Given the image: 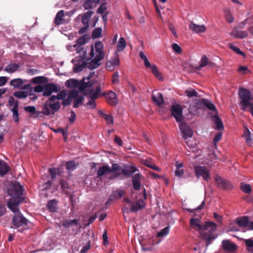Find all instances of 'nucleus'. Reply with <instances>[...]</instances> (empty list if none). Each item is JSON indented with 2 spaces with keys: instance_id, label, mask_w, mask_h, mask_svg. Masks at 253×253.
<instances>
[{
  "instance_id": "f257e3e1",
  "label": "nucleus",
  "mask_w": 253,
  "mask_h": 253,
  "mask_svg": "<svg viewBox=\"0 0 253 253\" xmlns=\"http://www.w3.org/2000/svg\"><path fill=\"white\" fill-rule=\"evenodd\" d=\"M23 192V187L19 183L12 184L8 189V194L12 197L7 203V207L14 212L19 211L17 208L24 200V198L21 197Z\"/></svg>"
},
{
  "instance_id": "f03ea898",
  "label": "nucleus",
  "mask_w": 253,
  "mask_h": 253,
  "mask_svg": "<svg viewBox=\"0 0 253 253\" xmlns=\"http://www.w3.org/2000/svg\"><path fill=\"white\" fill-rule=\"evenodd\" d=\"M121 166L117 163H113L112 167L106 164L100 167L97 171V177L101 179L103 176L106 177L109 180H113L118 178L121 175V173L119 172Z\"/></svg>"
},
{
  "instance_id": "7ed1b4c3",
  "label": "nucleus",
  "mask_w": 253,
  "mask_h": 253,
  "mask_svg": "<svg viewBox=\"0 0 253 253\" xmlns=\"http://www.w3.org/2000/svg\"><path fill=\"white\" fill-rule=\"evenodd\" d=\"M206 108L210 110L216 111L215 105L209 99L202 98L193 100L189 106V113L193 115H198Z\"/></svg>"
},
{
  "instance_id": "20e7f679",
  "label": "nucleus",
  "mask_w": 253,
  "mask_h": 253,
  "mask_svg": "<svg viewBox=\"0 0 253 253\" xmlns=\"http://www.w3.org/2000/svg\"><path fill=\"white\" fill-rule=\"evenodd\" d=\"M216 224L211 221H206L203 224V227L201 232L202 238L206 241V246H209L212 241L216 238L213 235L214 232L216 230Z\"/></svg>"
},
{
  "instance_id": "39448f33",
  "label": "nucleus",
  "mask_w": 253,
  "mask_h": 253,
  "mask_svg": "<svg viewBox=\"0 0 253 253\" xmlns=\"http://www.w3.org/2000/svg\"><path fill=\"white\" fill-rule=\"evenodd\" d=\"M239 95L240 98L241 109L243 111H246L248 107L249 108L253 105L251 101V92L248 89L241 88L239 91Z\"/></svg>"
},
{
  "instance_id": "423d86ee",
  "label": "nucleus",
  "mask_w": 253,
  "mask_h": 253,
  "mask_svg": "<svg viewBox=\"0 0 253 253\" xmlns=\"http://www.w3.org/2000/svg\"><path fill=\"white\" fill-rule=\"evenodd\" d=\"M61 107L59 101L55 102H45L43 106V113L46 116L54 115L56 112L58 111Z\"/></svg>"
},
{
  "instance_id": "0eeeda50",
  "label": "nucleus",
  "mask_w": 253,
  "mask_h": 253,
  "mask_svg": "<svg viewBox=\"0 0 253 253\" xmlns=\"http://www.w3.org/2000/svg\"><path fill=\"white\" fill-rule=\"evenodd\" d=\"M194 170L198 178L201 177L206 181H209L211 178L210 170L205 166L196 165L194 167Z\"/></svg>"
},
{
  "instance_id": "6e6552de",
  "label": "nucleus",
  "mask_w": 253,
  "mask_h": 253,
  "mask_svg": "<svg viewBox=\"0 0 253 253\" xmlns=\"http://www.w3.org/2000/svg\"><path fill=\"white\" fill-rule=\"evenodd\" d=\"M215 182L217 187L223 190H231L233 188L231 182L221 177L216 175L215 177Z\"/></svg>"
},
{
  "instance_id": "1a4fd4ad",
  "label": "nucleus",
  "mask_w": 253,
  "mask_h": 253,
  "mask_svg": "<svg viewBox=\"0 0 253 253\" xmlns=\"http://www.w3.org/2000/svg\"><path fill=\"white\" fill-rule=\"evenodd\" d=\"M69 96L70 98L74 99L73 107L74 108H78L79 106L82 105L84 97L83 95H79L77 90L71 91L69 93Z\"/></svg>"
},
{
  "instance_id": "9d476101",
  "label": "nucleus",
  "mask_w": 253,
  "mask_h": 253,
  "mask_svg": "<svg viewBox=\"0 0 253 253\" xmlns=\"http://www.w3.org/2000/svg\"><path fill=\"white\" fill-rule=\"evenodd\" d=\"M27 222V219L19 212L18 213H15L12 218L13 224L14 226L17 227L26 225Z\"/></svg>"
},
{
  "instance_id": "9b49d317",
  "label": "nucleus",
  "mask_w": 253,
  "mask_h": 253,
  "mask_svg": "<svg viewBox=\"0 0 253 253\" xmlns=\"http://www.w3.org/2000/svg\"><path fill=\"white\" fill-rule=\"evenodd\" d=\"M171 112L176 122L180 123L183 121L182 108L179 104L172 105L171 106Z\"/></svg>"
},
{
  "instance_id": "f8f14e48",
  "label": "nucleus",
  "mask_w": 253,
  "mask_h": 253,
  "mask_svg": "<svg viewBox=\"0 0 253 253\" xmlns=\"http://www.w3.org/2000/svg\"><path fill=\"white\" fill-rule=\"evenodd\" d=\"M130 207L129 211L128 209H123V211L124 212H126L128 213V212H136L138 211L143 209L145 206V204L143 200H138L136 202H132L130 205H129Z\"/></svg>"
},
{
  "instance_id": "ddd939ff",
  "label": "nucleus",
  "mask_w": 253,
  "mask_h": 253,
  "mask_svg": "<svg viewBox=\"0 0 253 253\" xmlns=\"http://www.w3.org/2000/svg\"><path fill=\"white\" fill-rule=\"evenodd\" d=\"M138 171V169L134 166L129 165L128 164H125L123 168L121 167L120 169L119 170V172L123 174L124 176L129 177L133 173Z\"/></svg>"
},
{
  "instance_id": "4468645a",
  "label": "nucleus",
  "mask_w": 253,
  "mask_h": 253,
  "mask_svg": "<svg viewBox=\"0 0 253 253\" xmlns=\"http://www.w3.org/2000/svg\"><path fill=\"white\" fill-rule=\"evenodd\" d=\"M59 90L56 84L53 83H48L44 85L43 96H49L52 92H58Z\"/></svg>"
},
{
  "instance_id": "2eb2a0df",
  "label": "nucleus",
  "mask_w": 253,
  "mask_h": 253,
  "mask_svg": "<svg viewBox=\"0 0 253 253\" xmlns=\"http://www.w3.org/2000/svg\"><path fill=\"white\" fill-rule=\"evenodd\" d=\"M222 248L226 252L232 253L237 249L236 244L232 243L229 240H224L222 242Z\"/></svg>"
},
{
  "instance_id": "dca6fc26",
  "label": "nucleus",
  "mask_w": 253,
  "mask_h": 253,
  "mask_svg": "<svg viewBox=\"0 0 253 253\" xmlns=\"http://www.w3.org/2000/svg\"><path fill=\"white\" fill-rule=\"evenodd\" d=\"M179 129L183 134V137L187 139L188 137H192L193 132L189 126L185 124H181L179 126Z\"/></svg>"
},
{
  "instance_id": "f3484780",
  "label": "nucleus",
  "mask_w": 253,
  "mask_h": 253,
  "mask_svg": "<svg viewBox=\"0 0 253 253\" xmlns=\"http://www.w3.org/2000/svg\"><path fill=\"white\" fill-rule=\"evenodd\" d=\"M106 99L108 100V103L112 106H115L118 103L116 94L113 91H110L108 93L104 94Z\"/></svg>"
},
{
  "instance_id": "a211bd4d",
  "label": "nucleus",
  "mask_w": 253,
  "mask_h": 253,
  "mask_svg": "<svg viewBox=\"0 0 253 253\" xmlns=\"http://www.w3.org/2000/svg\"><path fill=\"white\" fill-rule=\"evenodd\" d=\"M189 28L192 32L196 33H204L207 29L205 25H197L194 23L193 22H191L189 26Z\"/></svg>"
},
{
  "instance_id": "6ab92c4d",
  "label": "nucleus",
  "mask_w": 253,
  "mask_h": 253,
  "mask_svg": "<svg viewBox=\"0 0 253 253\" xmlns=\"http://www.w3.org/2000/svg\"><path fill=\"white\" fill-rule=\"evenodd\" d=\"M26 82L25 80L21 78L14 79L10 81L9 84L15 88L20 89L21 86Z\"/></svg>"
},
{
  "instance_id": "aec40b11",
  "label": "nucleus",
  "mask_w": 253,
  "mask_h": 253,
  "mask_svg": "<svg viewBox=\"0 0 253 253\" xmlns=\"http://www.w3.org/2000/svg\"><path fill=\"white\" fill-rule=\"evenodd\" d=\"M132 182L134 189L137 191L140 190L141 187L140 174L136 173L134 174L132 177Z\"/></svg>"
},
{
  "instance_id": "412c9836",
  "label": "nucleus",
  "mask_w": 253,
  "mask_h": 253,
  "mask_svg": "<svg viewBox=\"0 0 253 253\" xmlns=\"http://www.w3.org/2000/svg\"><path fill=\"white\" fill-rule=\"evenodd\" d=\"M175 167L176 169L174 171L175 175L178 177H182L184 173V170L182 168L183 164L181 163H179L178 162H176Z\"/></svg>"
},
{
  "instance_id": "4be33fe9",
  "label": "nucleus",
  "mask_w": 253,
  "mask_h": 253,
  "mask_svg": "<svg viewBox=\"0 0 253 253\" xmlns=\"http://www.w3.org/2000/svg\"><path fill=\"white\" fill-rule=\"evenodd\" d=\"M18 107L19 102L18 101H16L15 104L14 105V107L11 109L12 112V119L15 123H18L19 121Z\"/></svg>"
},
{
  "instance_id": "5701e85b",
  "label": "nucleus",
  "mask_w": 253,
  "mask_h": 253,
  "mask_svg": "<svg viewBox=\"0 0 253 253\" xmlns=\"http://www.w3.org/2000/svg\"><path fill=\"white\" fill-rule=\"evenodd\" d=\"M152 99L158 106H161L164 104V100L161 93H158L156 95L152 94Z\"/></svg>"
},
{
  "instance_id": "b1692460",
  "label": "nucleus",
  "mask_w": 253,
  "mask_h": 253,
  "mask_svg": "<svg viewBox=\"0 0 253 253\" xmlns=\"http://www.w3.org/2000/svg\"><path fill=\"white\" fill-rule=\"evenodd\" d=\"M212 121L215 124V128L217 130H223L224 126L221 120L217 115H214L212 117Z\"/></svg>"
},
{
  "instance_id": "393cba45",
  "label": "nucleus",
  "mask_w": 253,
  "mask_h": 253,
  "mask_svg": "<svg viewBox=\"0 0 253 253\" xmlns=\"http://www.w3.org/2000/svg\"><path fill=\"white\" fill-rule=\"evenodd\" d=\"M64 15L65 13L63 10H61L57 13L54 21L56 25H59L62 23Z\"/></svg>"
},
{
  "instance_id": "a878e982",
  "label": "nucleus",
  "mask_w": 253,
  "mask_h": 253,
  "mask_svg": "<svg viewBox=\"0 0 253 253\" xmlns=\"http://www.w3.org/2000/svg\"><path fill=\"white\" fill-rule=\"evenodd\" d=\"M10 170L9 167L3 161H0V175L4 176Z\"/></svg>"
},
{
  "instance_id": "bb28decb",
  "label": "nucleus",
  "mask_w": 253,
  "mask_h": 253,
  "mask_svg": "<svg viewBox=\"0 0 253 253\" xmlns=\"http://www.w3.org/2000/svg\"><path fill=\"white\" fill-rule=\"evenodd\" d=\"M20 66L17 63H12L8 65L4 69V71L9 73H13L18 70Z\"/></svg>"
},
{
  "instance_id": "cd10ccee",
  "label": "nucleus",
  "mask_w": 253,
  "mask_h": 253,
  "mask_svg": "<svg viewBox=\"0 0 253 253\" xmlns=\"http://www.w3.org/2000/svg\"><path fill=\"white\" fill-rule=\"evenodd\" d=\"M93 14V12L92 11H88L83 15L82 17V22L84 25H89V21Z\"/></svg>"
},
{
  "instance_id": "c85d7f7f",
  "label": "nucleus",
  "mask_w": 253,
  "mask_h": 253,
  "mask_svg": "<svg viewBox=\"0 0 253 253\" xmlns=\"http://www.w3.org/2000/svg\"><path fill=\"white\" fill-rule=\"evenodd\" d=\"M48 172L51 175V178L54 179L56 178L57 175H60L63 171L60 168H49Z\"/></svg>"
},
{
  "instance_id": "c756f323",
  "label": "nucleus",
  "mask_w": 253,
  "mask_h": 253,
  "mask_svg": "<svg viewBox=\"0 0 253 253\" xmlns=\"http://www.w3.org/2000/svg\"><path fill=\"white\" fill-rule=\"evenodd\" d=\"M237 223L240 227H246L249 225V219L248 216H244L237 219Z\"/></svg>"
},
{
  "instance_id": "7c9ffc66",
  "label": "nucleus",
  "mask_w": 253,
  "mask_h": 253,
  "mask_svg": "<svg viewBox=\"0 0 253 253\" xmlns=\"http://www.w3.org/2000/svg\"><path fill=\"white\" fill-rule=\"evenodd\" d=\"M79 224V220L76 219L73 220H64L62 222V225L65 228H69L72 226H77Z\"/></svg>"
},
{
  "instance_id": "2f4dec72",
  "label": "nucleus",
  "mask_w": 253,
  "mask_h": 253,
  "mask_svg": "<svg viewBox=\"0 0 253 253\" xmlns=\"http://www.w3.org/2000/svg\"><path fill=\"white\" fill-rule=\"evenodd\" d=\"M231 35L235 38L244 39L248 36V33L247 31L236 30L233 31Z\"/></svg>"
},
{
  "instance_id": "473e14b6",
  "label": "nucleus",
  "mask_w": 253,
  "mask_h": 253,
  "mask_svg": "<svg viewBox=\"0 0 253 253\" xmlns=\"http://www.w3.org/2000/svg\"><path fill=\"white\" fill-rule=\"evenodd\" d=\"M29 95H31V94L27 91L19 90L13 93L14 96L18 99L26 98Z\"/></svg>"
},
{
  "instance_id": "72a5a7b5",
  "label": "nucleus",
  "mask_w": 253,
  "mask_h": 253,
  "mask_svg": "<svg viewBox=\"0 0 253 253\" xmlns=\"http://www.w3.org/2000/svg\"><path fill=\"white\" fill-rule=\"evenodd\" d=\"M190 225L195 226L197 228L198 231L201 233L203 227V224H200V220L198 218H192L190 219Z\"/></svg>"
},
{
  "instance_id": "f704fd0d",
  "label": "nucleus",
  "mask_w": 253,
  "mask_h": 253,
  "mask_svg": "<svg viewBox=\"0 0 253 253\" xmlns=\"http://www.w3.org/2000/svg\"><path fill=\"white\" fill-rule=\"evenodd\" d=\"M87 66L86 61H83L81 64H76L73 67V71L75 73H78L83 71Z\"/></svg>"
},
{
  "instance_id": "c9c22d12",
  "label": "nucleus",
  "mask_w": 253,
  "mask_h": 253,
  "mask_svg": "<svg viewBox=\"0 0 253 253\" xmlns=\"http://www.w3.org/2000/svg\"><path fill=\"white\" fill-rule=\"evenodd\" d=\"M57 202L56 200L53 199L50 200L47 204V208L51 212H54L57 209Z\"/></svg>"
},
{
  "instance_id": "e433bc0d",
  "label": "nucleus",
  "mask_w": 253,
  "mask_h": 253,
  "mask_svg": "<svg viewBox=\"0 0 253 253\" xmlns=\"http://www.w3.org/2000/svg\"><path fill=\"white\" fill-rule=\"evenodd\" d=\"M91 86V84H90L89 82H85L83 81L79 82L78 85V88L80 91H84L86 88L88 87Z\"/></svg>"
},
{
  "instance_id": "4c0bfd02",
  "label": "nucleus",
  "mask_w": 253,
  "mask_h": 253,
  "mask_svg": "<svg viewBox=\"0 0 253 253\" xmlns=\"http://www.w3.org/2000/svg\"><path fill=\"white\" fill-rule=\"evenodd\" d=\"M32 82L35 84H46L48 82V79L43 76H39L33 78Z\"/></svg>"
},
{
  "instance_id": "58836bf2",
  "label": "nucleus",
  "mask_w": 253,
  "mask_h": 253,
  "mask_svg": "<svg viewBox=\"0 0 253 253\" xmlns=\"http://www.w3.org/2000/svg\"><path fill=\"white\" fill-rule=\"evenodd\" d=\"M126 46V41L124 38H121L119 39L117 44V50L118 51H122Z\"/></svg>"
},
{
  "instance_id": "ea45409f",
  "label": "nucleus",
  "mask_w": 253,
  "mask_h": 253,
  "mask_svg": "<svg viewBox=\"0 0 253 253\" xmlns=\"http://www.w3.org/2000/svg\"><path fill=\"white\" fill-rule=\"evenodd\" d=\"M125 192L124 190L118 189L115 191H114L112 193V196L115 199H120L125 194Z\"/></svg>"
},
{
  "instance_id": "a19ab883",
  "label": "nucleus",
  "mask_w": 253,
  "mask_h": 253,
  "mask_svg": "<svg viewBox=\"0 0 253 253\" xmlns=\"http://www.w3.org/2000/svg\"><path fill=\"white\" fill-rule=\"evenodd\" d=\"M185 94L189 97H198V93L197 91L192 88L187 89L184 91Z\"/></svg>"
},
{
  "instance_id": "79ce46f5",
  "label": "nucleus",
  "mask_w": 253,
  "mask_h": 253,
  "mask_svg": "<svg viewBox=\"0 0 253 253\" xmlns=\"http://www.w3.org/2000/svg\"><path fill=\"white\" fill-rule=\"evenodd\" d=\"M99 114L107 121L108 124H113V117L110 114H106L101 111H99Z\"/></svg>"
},
{
  "instance_id": "37998d69",
  "label": "nucleus",
  "mask_w": 253,
  "mask_h": 253,
  "mask_svg": "<svg viewBox=\"0 0 253 253\" xmlns=\"http://www.w3.org/2000/svg\"><path fill=\"white\" fill-rule=\"evenodd\" d=\"M79 81L76 79L68 80L65 83V85L68 87H78Z\"/></svg>"
},
{
  "instance_id": "c03bdc74",
  "label": "nucleus",
  "mask_w": 253,
  "mask_h": 253,
  "mask_svg": "<svg viewBox=\"0 0 253 253\" xmlns=\"http://www.w3.org/2000/svg\"><path fill=\"white\" fill-rule=\"evenodd\" d=\"M60 184L61 187L64 191V192L68 194L70 193V187H69L67 181L61 179L60 180Z\"/></svg>"
},
{
  "instance_id": "a18cd8bd",
  "label": "nucleus",
  "mask_w": 253,
  "mask_h": 253,
  "mask_svg": "<svg viewBox=\"0 0 253 253\" xmlns=\"http://www.w3.org/2000/svg\"><path fill=\"white\" fill-rule=\"evenodd\" d=\"M66 167L68 172H70L77 169V165L73 161H69L66 163Z\"/></svg>"
},
{
  "instance_id": "49530a36",
  "label": "nucleus",
  "mask_w": 253,
  "mask_h": 253,
  "mask_svg": "<svg viewBox=\"0 0 253 253\" xmlns=\"http://www.w3.org/2000/svg\"><path fill=\"white\" fill-rule=\"evenodd\" d=\"M95 0H85L83 6L85 9H90L93 8L95 5Z\"/></svg>"
},
{
  "instance_id": "de8ad7c7",
  "label": "nucleus",
  "mask_w": 253,
  "mask_h": 253,
  "mask_svg": "<svg viewBox=\"0 0 253 253\" xmlns=\"http://www.w3.org/2000/svg\"><path fill=\"white\" fill-rule=\"evenodd\" d=\"M245 243L248 252L253 253V240L249 239L245 240Z\"/></svg>"
},
{
  "instance_id": "09e8293b",
  "label": "nucleus",
  "mask_w": 253,
  "mask_h": 253,
  "mask_svg": "<svg viewBox=\"0 0 253 253\" xmlns=\"http://www.w3.org/2000/svg\"><path fill=\"white\" fill-rule=\"evenodd\" d=\"M241 190L245 193H250L252 191V188L250 184L242 183L240 186Z\"/></svg>"
},
{
  "instance_id": "8fccbe9b",
  "label": "nucleus",
  "mask_w": 253,
  "mask_h": 253,
  "mask_svg": "<svg viewBox=\"0 0 253 253\" xmlns=\"http://www.w3.org/2000/svg\"><path fill=\"white\" fill-rule=\"evenodd\" d=\"M100 66V63H98L94 59L91 60L89 62H87V67L90 70H93L97 68Z\"/></svg>"
},
{
  "instance_id": "3c124183",
  "label": "nucleus",
  "mask_w": 253,
  "mask_h": 253,
  "mask_svg": "<svg viewBox=\"0 0 253 253\" xmlns=\"http://www.w3.org/2000/svg\"><path fill=\"white\" fill-rule=\"evenodd\" d=\"M102 30L101 28H97L93 30L92 33L91 37L92 39H97L99 38L102 34Z\"/></svg>"
},
{
  "instance_id": "603ef678",
  "label": "nucleus",
  "mask_w": 253,
  "mask_h": 253,
  "mask_svg": "<svg viewBox=\"0 0 253 253\" xmlns=\"http://www.w3.org/2000/svg\"><path fill=\"white\" fill-rule=\"evenodd\" d=\"M144 165L147 166V167L152 169H154L155 170L160 171L161 170V169L156 166L154 163L152 162L146 160L144 162Z\"/></svg>"
},
{
  "instance_id": "864d4df0",
  "label": "nucleus",
  "mask_w": 253,
  "mask_h": 253,
  "mask_svg": "<svg viewBox=\"0 0 253 253\" xmlns=\"http://www.w3.org/2000/svg\"><path fill=\"white\" fill-rule=\"evenodd\" d=\"M87 40L85 35L82 36L77 40V43L74 45V47H76L77 45H83L84 44L87 42Z\"/></svg>"
},
{
  "instance_id": "5fc2aeb1",
  "label": "nucleus",
  "mask_w": 253,
  "mask_h": 253,
  "mask_svg": "<svg viewBox=\"0 0 253 253\" xmlns=\"http://www.w3.org/2000/svg\"><path fill=\"white\" fill-rule=\"evenodd\" d=\"M76 47H77L76 50L78 53L81 54L83 53L82 59H85L86 57V53L83 45H77Z\"/></svg>"
},
{
  "instance_id": "6e6d98bb",
  "label": "nucleus",
  "mask_w": 253,
  "mask_h": 253,
  "mask_svg": "<svg viewBox=\"0 0 253 253\" xmlns=\"http://www.w3.org/2000/svg\"><path fill=\"white\" fill-rule=\"evenodd\" d=\"M209 64V60L207 57L206 56H202L201 61H200V64L199 65V69H201L203 67H205L206 66L208 65V64Z\"/></svg>"
},
{
  "instance_id": "4d7b16f0",
  "label": "nucleus",
  "mask_w": 253,
  "mask_h": 253,
  "mask_svg": "<svg viewBox=\"0 0 253 253\" xmlns=\"http://www.w3.org/2000/svg\"><path fill=\"white\" fill-rule=\"evenodd\" d=\"M229 47L230 49H231L232 50H233L234 51H235L236 53H237V54H238L239 55H243V56H245V53L242 52L239 48H238V47H237L236 46H235V45H234L232 43H229Z\"/></svg>"
},
{
  "instance_id": "13d9d810",
  "label": "nucleus",
  "mask_w": 253,
  "mask_h": 253,
  "mask_svg": "<svg viewBox=\"0 0 253 253\" xmlns=\"http://www.w3.org/2000/svg\"><path fill=\"white\" fill-rule=\"evenodd\" d=\"M169 227L167 226V227L164 228L163 229H162V230H161V231L158 233L157 236L158 237H164V236H165L167 235H168L169 234Z\"/></svg>"
},
{
  "instance_id": "bf43d9fd",
  "label": "nucleus",
  "mask_w": 253,
  "mask_h": 253,
  "mask_svg": "<svg viewBox=\"0 0 253 253\" xmlns=\"http://www.w3.org/2000/svg\"><path fill=\"white\" fill-rule=\"evenodd\" d=\"M95 48L96 52L97 53H102L103 52V45L102 42L100 41L97 42L95 44Z\"/></svg>"
},
{
  "instance_id": "052dcab7",
  "label": "nucleus",
  "mask_w": 253,
  "mask_h": 253,
  "mask_svg": "<svg viewBox=\"0 0 253 253\" xmlns=\"http://www.w3.org/2000/svg\"><path fill=\"white\" fill-rule=\"evenodd\" d=\"M151 67L152 72L156 76L157 78L160 80L162 78V76L161 74L158 71L157 66L155 65H153Z\"/></svg>"
},
{
  "instance_id": "680f3d73",
  "label": "nucleus",
  "mask_w": 253,
  "mask_h": 253,
  "mask_svg": "<svg viewBox=\"0 0 253 253\" xmlns=\"http://www.w3.org/2000/svg\"><path fill=\"white\" fill-rule=\"evenodd\" d=\"M24 110L27 112H29L31 114V117L36 113V107L33 106H28L24 107Z\"/></svg>"
},
{
  "instance_id": "e2e57ef3",
  "label": "nucleus",
  "mask_w": 253,
  "mask_h": 253,
  "mask_svg": "<svg viewBox=\"0 0 253 253\" xmlns=\"http://www.w3.org/2000/svg\"><path fill=\"white\" fill-rule=\"evenodd\" d=\"M52 182L50 180L47 181L46 182L41 186L42 190H47L49 189L51 186Z\"/></svg>"
},
{
  "instance_id": "0e129e2a",
  "label": "nucleus",
  "mask_w": 253,
  "mask_h": 253,
  "mask_svg": "<svg viewBox=\"0 0 253 253\" xmlns=\"http://www.w3.org/2000/svg\"><path fill=\"white\" fill-rule=\"evenodd\" d=\"M119 82V75L117 72L113 73L112 77V83L113 84H118Z\"/></svg>"
},
{
  "instance_id": "69168bd1",
  "label": "nucleus",
  "mask_w": 253,
  "mask_h": 253,
  "mask_svg": "<svg viewBox=\"0 0 253 253\" xmlns=\"http://www.w3.org/2000/svg\"><path fill=\"white\" fill-rule=\"evenodd\" d=\"M225 16L226 21L228 23H230L233 21L234 19L229 11H228V10L225 11Z\"/></svg>"
},
{
  "instance_id": "338daca9",
  "label": "nucleus",
  "mask_w": 253,
  "mask_h": 253,
  "mask_svg": "<svg viewBox=\"0 0 253 253\" xmlns=\"http://www.w3.org/2000/svg\"><path fill=\"white\" fill-rule=\"evenodd\" d=\"M66 95H67L66 91L65 90H62L57 94V99L58 100L64 99L66 97Z\"/></svg>"
},
{
  "instance_id": "774afa93",
  "label": "nucleus",
  "mask_w": 253,
  "mask_h": 253,
  "mask_svg": "<svg viewBox=\"0 0 253 253\" xmlns=\"http://www.w3.org/2000/svg\"><path fill=\"white\" fill-rule=\"evenodd\" d=\"M172 49L177 53L180 54L182 52V49L180 46L177 43L172 44Z\"/></svg>"
}]
</instances>
